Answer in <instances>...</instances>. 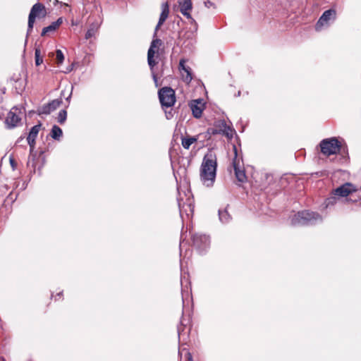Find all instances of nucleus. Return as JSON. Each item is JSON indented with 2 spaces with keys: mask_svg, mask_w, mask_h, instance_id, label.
<instances>
[{
  "mask_svg": "<svg viewBox=\"0 0 361 361\" xmlns=\"http://www.w3.org/2000/svg\"><path fill=\"white\" fill-rule=\"evenodd\" d=\"M204 6L208 8H209L211 7H215L214 4L209 0L204 1Z\"/></svg>",
  "mask_w": 361,
  "mask_h": 361,
  "instance_id": "obj_32",
  "label": "nucleus"
},
{
  "mask_svg": "<svg viewBox=\"0 0 361 361\" xmlns=\"http://www.w3.org/2000/svg\"><path fill=\"white\" fill-rule=\"evenodd\" d=\"M35 64L36 66H39L42 63L43 59L41 56V51L39 48H36L35 50Z\"/></svg>",
  "mask_w": 361,
  "mask_h": 361,
  "instance_id": "obj_28",
  "label": "nucleus"
},
{
  "mask_svg": "<svg viewBox=\"0 0 361 361\" xmlns=\"http://www.w3.org/2000/svg\"><path fill=\"white\" fill-rule=\"evenodd\" d=\"M56 59L59 65L63 63L64 60V56L61 50L57 49L56 51Z\"/></svg>",
  "mask_w": 361,
  "mask_h": 361,
  "instance_id": "obj_29",
  "label": "nucleus"
},
{
  "mask_svg": "<svg viewBox=\"0 0 361 361\" xmlns=\"http://www.w3.org/2000/svg\"><path fill=\"white\" fill-rule=\"evenodd\" d=\"M61 102V99H54L51 102H49L48 104L43 105L39 110V114L47 115L49 114L52 111L56 110L58 107H59Z\"/></svg>",
  "mask_w": 361,
  "mask_h": 361,
  "instance_id": "obj_15",
  "label": "nucleus"
},
{
  "mask_svg": "<svg viewBox=\"0 0 361 361\" xmlns=\"http://www.w3.org/2000/svg\"><path fill=\"white\" fill-rule=\"evenodd\" d=\"M336 19V11L331 8L325 11L319 18L315 25L317 31H321L324 27H328Z\"/></svg>",
  "mask_w": 361,
  "mask_h": 361,
  "instance_id": "obj_6",
  "label": "nucleus"
},
{
  "mask_svg": "<svg viewBox=\"0 0 361 361\" xmlns=\"http://www.w3.org/2000/svg\"><path fill=\"white\" fill-rule=\"evenodd\" d=\"M166 116L167 119H170L171 118V116H172V114H171V112H169V113L166 112Z\"/></svg>",
  "mask_w": 361,
  "mask_h": 361,
  "instance_id": "obj_37",
  "label": "nucleus"
},
{
  "mask_svg": "<svg viewBox=\"0 0 361 361\" xmlns=\"http://www.w3.org/2000/svg\"><path fill=\"white\" fill-rule=\"evenodd\" d=\"M197 138L196 137H183L181 144L183 148L188 149L192 144L197 142Z\"/></svg>",
  "mask_w": 361,
  "mask_h": 361,
  "instance_id": "obj_23",
  "label": "nucleus"
},
{
  "mask_svg": "<svg viewBox=\"0 0 361 361\" xmlns=\"http://www.w3.org/2000/svg\"><path fill=\"white\" fill-rule=\"evenodd\" d=\"M185 358H186V361H192V355L188 351H186V353L185 354Z\"/></svg>",
  "mask_w": 361,
  "mask_h": 361,
  "instance_id": "obj_33",
  "label": "nucleus"
},
{
  "mask_svg": "<svg viewBox=\"0 0 361 361\" xmlns=\"http://www.w3.org/2000/svg\"><path fill=\"white\" fill-rule=\"evenodd\" d=\"M219 220L223 224H227L231 221V216L227 211V209H219Z\"/></svg>",
  "mask_w": 361,
  "mask_h": 361,
  "instance_id": "obj_22",
  "label": "nucleus"
},
{
  "mask_svg": "<svg viewBox=\"0 0 361 361\" xmlns=\"http://www.w3.org/2000/svg\"><path fill=\"white\" fill-rule=\"evenodd\" d=\"M334 194L338 195L342 200L343 198L347 197L349 195L356 192L357 188L355 185L350 183H345L339 187L334 189Z\"/></svg>",
  "mask_w": 361,
  "mask_h": 361,
  "instance_id": "obj_11",
  "label": "nucleus"
},
{
  "mask_svg": "<svg viewBox=\"0 0 361 361\" xmlns=\"http://www.w3.org/2000/svg\"><path fill=\"white\" fill-rule=\"evenodd\" d=\"M54 23H57V28L59 27V25L62 23V19L60 18Z\"/></svg>",
  "mask_w": 361,
  "mask_h": 361,
  "instance_id": "obj_36",
  "label": "nucleus"
},
{
  "mask_svg": "<svg viewBox=\"0 0 361 361\" xmlns=\"http://www.w3.org/2000/svg\"><path fill=\"white\" fill-rule=\"evenodd\" d=\"M319 147L322 154L327 157L346 153L341 142L336 137L323 139L319 143Z\"/></svg>",
  "mask_w": 361,
  "mask_h": 361,
  "instance_id": "obj_3",
  "label": "nucleus"
},
{
  "mask_svg": "<svg viewBox=\"0 0 361 361\" xmlns=\"http://www.w3.org/2000/svg\"><path fill=\"white\" fill-rule=\"evenodd\" d=\"M40 128L41 124L35 125L33 127H32L27 137V143L30 147L31 152L33 150L35 147V139L39 133Z\"/></svg>",
  "mask_w": 361,
  "mask_h": 361,
  "instance_id": "obj_18",
  "label": "nucleus"
},
{
  "mask_svg": "<svg viewBox=\"0 0 361 361\" xmlns=\"http://www.w3.org/2000/svg\"><path fill=\"white\" fill-rule=\"evenodd\" d=\"M17 110L18 109L16 108H13L8 114L6 118V124L8 128L16 127L21 120L19 115L16 114Z\"/></svg>",
  "mask_w": 361,
  "mask_h": 361,
  "instance_id": "obj_14",
  "label": "nucleus"
},
{
  "mask_svg": "<svg viewBox=\"0 0 361 361\" xmlns=\"http://www.w3.org/2000/svg\"><path fill=\"white\" fill-rule=\"evenodd\" d=\"M159 102L162 107H171L176 102L175 91L170 87L161 88L158 92Z\"/></svg>",
  "mask_w": 361,
  "mask_h": 361,
  "instance_id": "obj_5",
  "label": "nucleus"
},
{
  "mask_svg": "<svg viewBox=\"0 0 361 361\" xmlns=\"http://www.w3.org/2000/svg\"><path fill=\"white\" fill-rule=\"evenodd\" d=\"M62 130L58 126L54 125L52 127L50 135L53 139L59 140L62 136Z\"/></svg>",
  "mask_w": 361,
  "mask_h": 361,
  "instance_id": "obj_24",
  "label": "nucleus"
},
{
  "mask_svg": "<svg viewBox=\"0 0 361 361\" xmlns=\"http://www.w3.org/2000/svg\"><path fill=\"white\" fill-rule=\"evenodd\" d=\"M40 13H42V16L46 14L45 7L42 4L36 3L34 4L30 10L28 17V25L27 35H30L32 30L35 20L37 16H39Z\"/></svg>",
  "mask_w": 361,
  "mask_h": 361,
  "instance_id": "obj_8",
  "label": "nucleus"
},
{
  "mask_svg": "<svg viewBox=\"0 0 361 361\" xmlns=\"http://www.w3.org/2000/svg\"><path fill=\"white\" fill-rule=\"evenodd\" d=\"M194 247L200 253L206 251L210 245L209 237L205 234L195 233L191 237Z\"/></svg>",
  "mask_w": 361,
  "mask_h": 361,
  "instance_id": "obj_9",
  "label": "nucleus"
},
{
  "mask_svg": "<svg viewBox=\"0 0 361 361\" xmlns=\"http://www.w3.org/2000/svg\"><path fill=\"white\" fill-rule=\"evenodd\" d=\"M57 29V23H51V25H49L47 27H45L42 29L41 35L44 36L47 35V33L49 32L55 31Z\"/></svg>",
  "mask_w": 361,
  "mask_h": 361,
  "instance_id": "obj_25",
  "label": "nucleus"
},
{
  "mask_svg": "<svg viewBox=\"0 0 361 361\" xmlns=\"http://www.w3.org/2000/svg\"><path fill=\"white\" fill-rule=\"evenodd\" d=\"M183 323L180 322V326H178V335L179 339H180L181 337H183L185 336V333L183 332L184 330L182 329Z\"/></svg>",
  "mask_w": 361,
  "mask_h": 361,
  "instance_id": "obj_30",
  "label": "nucleus"
},
{
  "mask_svg": "<svg viewBox=\"0 0 361 361\" xmlns=\"http://www.w3.org/2000/svg\"><path fill=\"white\" fill-rule=\"evenodd\" d=\"M169 14V6L168 2L163 3L161 4V12L159 16V19L158 23L155 27L154 37L157 36V32L159 29L160 26L164 24V23L167 19Z\"/></svg>",
  "mask_w": 361,
  "mask_h": 361,
  "instance_id": "obj_16",
  "label": "nucleus"
},
{
  "mask_svg": "<svg viewBox=\"0 0 361 361\" xmlns=\"http://www.w3.org/2000/svg\"><path fill=\"white\" fill-rule=\"evenodd\" d=\"M102 20H95L92 22L85 34V39H88L92 37H94L99 30Z\"/></svg>",
  "mask_w": 361,
  "mask_h": 361,
  "instance_id": "obj_20",
  "label": "nucleus"
},
{
  "mask_svg": "<svg viewBox=\"0 0 361 361\" xmlns=\"http://www.w3.org/2000/svg\"><path fill=\"white\" fill-rule=\"evenodd\" d=\"M67 118V111L65 109H62L59 112L57 121L60 124H63Z\"/></svg>",
  "mask_w": 361,
  "mask_h": 361,
  "instance_id": "obj_27",
  "label": "nucleus"
},
{
  "mask_svg": "<svg viewBox=\"0 0 361 361\" xmlns=\"http://www.w3.org/2000/svg\"><path fill=\"white\" fill-rule=\"evenodd\" d=\"M216 160L212 154L204 156L200 169V178L207 187L212 186L216 178Z\"/></svg>",
  "mask_w": 361,
  "mask_h": 361,
  "instance_id": "obj_1",
  "label": "nucleus"
},
{
  "mask_svg": "<svg viewBox=\"0 0 361 361\" xmlns=\"http://www.w3.org/2000/svg\"><path fill=\"white\" fill-rule=\"evenodd\" d=\"M322 221V217L318 213L308 210L298 212L290 219L292 226H312Z\"/></svg>",
  "mask_w": 361,
  "mask_h": 361,
  "instance_id": "obj_2",
  "label": "nucleus"
},
{
  "mask_svg": "<svg viewBox=\"0 0 361 361\" xmlns=\"http://www.w3.org/2000/svg\"><path fill=\"white\" fill-rule=\"evenodd\" d=\"M72 95V92L69 94V95L66 98V100L69 102Z\"/></svg>",
  "mask_w": 361,
  "mask_h": 361,
  "instance_id": "obj_38",
  "label": "nucleus"
},
{
  "mask_svg": "<svg viewBox=\"0 0 361 361\" xmlns=\"http://www.w3.org/2000/svg\"><path fill=\"white\" fill-rule=\"evenodd\" d=\"M185 293H186L187 295H188V290H185L183 288H182V298H183V302H184Z\"/></svg>",
  "mask_w": 361,
  "mask_h": 361,
  "instance_id": "obj_35",
  "label": "nucleus"
},
{
  "mask_svg": "<svg viewBox=\"0 0 361 361\" xmlns=\"http://www.w3.org/2000/svg\"><path fill=\"white\" fill-rule=\"evenodd\" d=\"M9 162H10V165H11L12 169L13 171L16 170V167H17V163L16 162L15 159L12 157H9Z\"/></svg>",
  "mask_w": 361,
  "mask_h": 361,
  "instance_id": "obj_31",
  "label": "nucleus"
},
{
  "mask_svg": "<svg viewBox=\"0 0 361 361\" xmlns=\"http://www.w3.org/2000/svg\"><path fill=\"white\" fill-rule=\"evenodd\" d=\"M190 107L194 117L199 118L202 116L203 104L200 99L194 100L191 104Z\"/></svg>",
  "mask_w": 361,
  "mask_h": 361,
  "instance_id": "obj_19",
  "label": "nucleus"
},
{
  "mask_svg": "<svg viewBox=\"0 0 361 361\" xmlns=\"http://www.w3.org/2000/svg\"><path fill=\"white\" fill-rule=\"evenodd\" d=\"M179 7L180 13L188 19H190L191 20V23L196 24L195 20L192 18L190 15V11L192 8L191 0L180 1Z\"/></svg>",
  "mask_w": 361,
  "mask_h": 361,
  "instance_id": "obj_12",
  "label": "nucleus"
},
{
  "mask_svg": "<svg viewBox=\"0 0 361 361\" xmlns=\"http://www.w3.org/2000/svg\"><path fill=\"white\" fill-rule=\"evenodd\" d=\"M233 149L235 151V157L233 160V166L235 171V174L237 180L239 182L243 183L246 180V176L245 173L243 170H241L238 166V164L236 161V157H237V149L235 146H233Z\"/></svg>",
  "mask_w": 361,
  "mask_h": 361,
  "instance_id": "obj_17",
  "label": "nucleus"
},
{
  "mask_svg": "<svg viewBox=\"0 0 361 361\" xmlns=\"http://www.w3.org/2000/svg\"><path fill=\"white\" fill-rule=\"evenodd\" d=\"M185 61L180 59L179 62V71L181 74L182 80L189 84L192 80V74L191 68L185 65Z\"/></svg>",
  "mask_w": 361,
  "mask_h": 361,
  "instance_id": "obj_13",
  "label": "nucleus"
},
{
  "mask_svg": "<svg viewBox=\"0 0 361 361\" xmlns=\"http://www.w3.org/2000/svg\"><path fill=\"white\" fill-rule=\"evenodd\" d=\"M216 128L219 131V135L226 136L228 140H231L235 133V130L228 125L224 119H219L214 123Z\"/></svg>",
  "mask_w": 361,
  "mask_h": 361,
  "instance_id": "obj_10",
  "label": "nucleus"
},
{
  "mask_svg": "<svg viewBox=\"0 0 361 361\" xmlns=\"http://www.w3.org/2000/svg\"><path fill=\"white\" fill-rule=\"evenodd\" d=\"M178 204L179 212L182 221H184L185 216L187 218L192 217L194 212L193 200L190 197H187L185 202H183L181 198H178Z\"/></svg>",
  "mask_w": 361,
  "mask_h": 361,
  "instance_id": "obj_7",
  "label": "nucleus"
},
{
  "mask_svg": "<svg viewBox=\"0 0 361 361\" xmlns=\"http://www.w3.org/2000/svg\"><path fill=\"white\" fill-rule=\"evenodd\" d=\"M340 201H341V200L338 197V195H335L334 194V190H332L330 196L327 197L324 201L325 207L328 208L330 207H333Z\"/></svg>",
  "mask_w": 361,
  "mask_h": 361,
  "instance_id": "obj_21",
  "label": "nucleus"
},
{
  "mask_svg": "<svg viewBox=\"0 0 361 361\" xmlns=\"http://www.w3.org/2000/svg\"><path fill=\"white\" fill-rule=\"evenodd\" d=\"M219 131L216 128L214 125L213 127L209 128L207 130V132L204 133V138L206 139H210L212 135H219Z\"/></svg>",
  "mask_w": 361,
  "mask_h": 361,
  "instance_id": "obj_26",
  "label": "nucleus"
},
{
  "mask_svg": "<svg viewBox=\"0 0 361 361\" xmlns=\"http://www.w3.org/2000/svg\"><path fill=\"white\" fill-rule=\"evenodd\" d=\"M27 166H28V167H30V166H31V167H32V170H33V172H34V173H35V165L34 162L31 163V161H30V160H29V161H27Z\"/></svg>",
  "mask_w": 361,
  "mask_h": 361,
  "instance_id": "obj_34",
  "label": "nucleus"
},
{
  "mask_svg": "<svg viewBox=\"0 0 361 361\" xmlns=\"http://www.w3.org/2000/svg\"><path fill=\"white\" fill-rule=\"evenodd\" d=\"M161 44L162 42L160 39H153L147 51V63L152 72L153 80L154 81L157 87L158 86L157 77L154 71V68L157 65V61L154 59V56L158 52L159 47L161 46Z\"/></svg>",
  "mask_w": 361,
  "mask_h": 361,
  "instance_id": "obj_4",
  "label": "nucleus"
}]
</instances>
